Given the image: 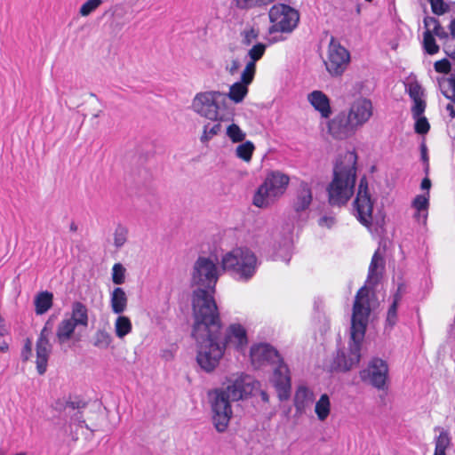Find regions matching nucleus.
I'll return each instance as SVG.
<instances>
[{
	"mask_svg": "<svg viewBox=\"0 0 455 455\" xmlns=\"http://www.w3.org/2000/svg\"><path fill=\"white\" fill-rule=\"evenodd\" d=\"M132 322L129 317L125 315H119L115 323V331L116 335L123 339L124 336L129 334L132 331Z\"/></svg>",
	"mask_w": 455,
	"mask_h": 455,
	"instance_id": "27",
	"label": "nucleus"
},
{
	"mask_svg": "<svg viewBox=\"0 0 455 455\" xmlns=\"http://www.w3.org/2000/svg\"><path fill=\"white\" fill-rule=\"evenodd\" d=\"M360 378L363 382L370 380V365L360 371Z\"/></svg>",
	"mask_w": 455,
	"mask_h": 455,
	"instance_id": "57",
	"label": "nucleus"
},
{
	"mask_svg": "<svg viewBox=\"0 0 455 455\" xmlns=\"http://www.w3.org/2000/svg\"><path fill=\"white\" fill-rule=\"evenodd\" d=\"M370 316V268L364 285L361 287L353 305L351 317L349 354L346 355L343 349H338L337 355L331 363V370L346 372L356 365L361 358L362 342L365 336Z\"/></svg>",
	"mask_w": 455,
	"mask_h": 455,
	"instance_id": "3",
	"label": "nucleus"
},
{
	"mask_svg": "<svg viewBox=\"0 0 455 455\" xmlns=\"http://www.w3.org/2000/svg\"><path fill=\"white\" fill-rule=\"evenodd\" d=\"M260 383L250 375L242 374L228 381L226 387L214 388L208 392L211 405L212 422L218 433L228 430L230 419L233 418L232 402L247 400L254 395Z\"/></svg>",
	"mask_w": 455,
	"mask_h": 455,
	"instance_id": "4",
	"label": "nucleus"
},
{
	"mask_svg": "<svg viewBox=\"0 0 455 455\" xmlns=\"http://www.w3.org/2000/svg\"><path fill=\"white\" fill-rule=\"evenodd\" d=\"M353 214L361 224L370 229V192L365 176L360 180L358 192L353 202Z\"/></svg>",
	"mask_w": 455,
	"mask_h": 455,
	"instance_id": "11",
	"label": "nucleus"
},
{
	"mask_svg": "<svg viewBox=\"0 0 455 455\" xmlns=\"http://www.w3.org/2000/svg\"><path fill=\"white\" fill-rule=\"evenodd\" d=\"M226 134L233 143L243 142L246 136V133L235 124L227 127Z\"/></svg>",
	"mask_w": 455,
	"mask_h": 455,
	"instance_id": "33",
	"label": "nucleus"
},
{
	"mask_svg": "<svg viewBox=\"0 0 455 455\" xmlns=\"http://www.w3.org/2000/svg\"><path fill=\"white\" fill-rule=\"evenodd\" d=\"M452 41L455 40V18L451 21L449 26Z\"/></svg>",
	"mask_w": 455,
	"mask_h": 455,
	"instance_id": "60",
	"label": "nucleus"
},
{
	"mask_svg": "<svg viewBox=\"0 0 455 455\" xmlns=\"http://www.w3.org/2000/svg\"><path fill=\"white\" fill-rule=\"evenodd\" d=\"M254 149V144L250 140H246L237 146L235 149V156L244 162H250Z\"/></svg>",
	"mask_w": 455,
	"mask_h": 455,
	"instance_id": "30",
	"label": "nucleus"
},
{
	"mask_svg": "<svg viewBox=\"0 0 455 455\" xmlns=\"http://www.w3.org/2000/svg\"><path fill=\"white\" fill-rule=\"evenodd\" d=\"M249 88L246 84L237 81L234 83L228 93H223V97H228L233 102L241 103L248 94Z\"/></svg>",
	"mask_w": 455,
	"mask_h": 455,
	"instance_id": "26",
	"label": "nucleus"
},
{
	"mask_svg": "<svg viewBox=\"0 0 455 455\" xmlns=\"http://www.w3.org/2000/svg\"><path fill=\"white\" fill-rule=\"evenodd\" d=\"M290 177L280 171L269 172L253 195L252 204L258 208L274 204L286 191Z\"/></svg>",
	"mask_w": 455,
	"mask_h": 455,
	"instance_id": "7",
	"label": "nucleus"
},
{
	"mask_svg": "<svg viewBox=\"0 0 455 455\" xmlns=\"http://www.w3.org/2000/svg\"><path fill=\"white\" fill-rule=\"evenodd\" d=\"M266 48V44L262 43H258L254 44L247 53V56H249L251 59L249 62H253V64L256 65V62L259 60L264 55Z\"/></svg>",
	"mask_w": 455,
	"mask_h": 455,
	"instance_id": "39",
	"label": "nucleus"
},
{
	"mask_svg": "<svg viewBox=\"0 0 455 455\" xmlns=\"http://www.w3.org/2000/svg\"><path fill=\"white\" fill-rule=\"evenodd\" d=\"M101 4L102 0H87L80 7L79 13L81 16L86 17L93 12Z\"/></svg>",
	"mask_w": 455,
	"mask_h": 455,
	"instance_id": "41",
	"label": "nucleus"
},
{
	"mask_svg": "<svg viewBox=\"0 0 455 455\" xmlns=\"http://www.w3.org/2000/svg\"><path fill=\"white\" fill-rule=\"evenodd\" d=\"M398 297L395 296L393 303L388 308L387 318H386V330H391L395 324L396 323L397 320V304H398Z\"/></svg>",
	"mask_w": 455,
	"mask_h": 455,
	"instance_id": "35",
	"label": "nucleus"
},
{
	"mask_svg": "<svg viewBox=\"0 0 455 455\" xmlns=\"http://www.w3.org/2000/svg\"><path fill=\"white\" fill-rule=\"evenodd\" d=\"M431 4L432 12L436 15H442L450 9L449 5L443 0H428Z\"/></svg>",
	"mask_w": 455,
	"mask_h": 455,
	"instance_id": "42",
	"label": "nucleus"
},
{
	"mask_svg": "<svg viewBox=\"0 0 455 455\" xmlns=\"http://www.w3.org/2000/svg\"><path fill=\"white\" fill-rule=\"evenodd\" d=\"M220 121H218L217 124H213L210 127V124H207L204 126V132L200 138L202 143H206L212 138L217 134H219L221 131V124L220 123Z\"/></svg>",
	"mask_w": 455,
	"mask_h": 455,
	"instance_id": "36",
	"label": "nucleus"
},
{
	"mask_svg": "<svg viewBox=\"0 0 455 455\" xmlns=\"http://www.w3.org/2000/svg\"><path fill=\"white\" fill-rule=\"evenodd\" d=\"M260 397H261V400L264 402V403H268L269 401V395L268 394L264 391V390H260Z\"/></svg>",
	"mask_w": 455,
	"mask_h": 455,
	"instance_id": "62",
	"label": "nucleus"
},
{
	"mask_svg": "<svg viewBox=\"0 0 455 455\" xmlns=\"http://www.w3.org/2000/svg\"><path fill=\"white\" fill-rule=\"evenodd\" d=\"M128 298L121 287H116L110 294V305L113 313L120 315L127 307Z\"/></svg>",
	"mask_w": 455,
	"mask_h": 455,
	"instance_id": "21",
	"label": "nucleus"
},
{
	"mask_svg": "<svg viewBox=\"0 0 455 455\" xmlns=\"http://www.w3.org/2000/svg\"><path fill=\"white\" fill-rule=\"evenodd\" d=\"M88 403L83 399L80 395H69L68 397V409L69 410H83L86 408Z\"/></svg>",
	"mask_w": 455,
	"mask_h": 455,
	"instance_id": "40",
	"label": "nucleus"
},
{
	"mask_svg": "<svg viewBox=\"0 0 455 455\" xmlns=\"http://www.w3.org/2000/svg\"><path fill=\"white\" fill-rule=\"evenodd\" d=\"M326 69L332 76H341L350 61L349 52L343 47L335 37L331 36L329 44Z\"/></svg>",
	"mask_w": 455,
	"mask_h": 455,
	"instance_id": "10",
	"label": "nucleus"
},
{
	"mask_svg": "<svg viewBox=\"0 0 455 455\" xmlns=\"http://www.w3.org/2000/svg\"><path fill=\"white\" fill-rule=\"evenodd\" d=\"M428 205V199L425 196H417L413 201V206L418 210H426Z\"/></svg>",
	"mask_w": 455,
	"mask_h": 455,
	"instance_id": "51",
	"label": "nucleus"
},
{
	"mask_svg": "<svg viewBox=\"0 0 455 455\" xmlns=\"http://www.w3.org/2000/svg\"><path fill=\"white\" fill-rule=\"evenodd\" d=\"M243 36V44L244 45H251L253 40H256L259 36V30L254 28H251L248 30H244L242 32Z\"/></svg>",
	"mask_w": 455,
	"mask_h": 455,
	"instance_id": "44",
	"label": "nucleus"
},
{
	"mask_svg": "<svg viewBox=\"0 0 455 455\" xmlns=\"http://www.w3.org/2000/svg\"><path fill=\"white\" fill-rule=\"evenodd\" d=\"M259 263L255 253L247 247H236L223 255L221 267L233 278L248 282L256 274Z\"/></svg>",
	"mask_w": 455,
	"mask_h": 455,
	"instance_id": "6",
	"label": "nucleus"
},
{
	"mask_svg": "<svg viewBox=\"0 0 455 455\" xmlns=\"http://www.w3.org/2000/svg\"><path fill=\"white\" fill-rule=\"evenodd\" d=\"M312 401V394L307 387L300 386L295 392L294 395V406L298 414H303L306 411V408Z\"/></svg>",
	"mask_w": 455,
	"mask_h": 455,
	"instance_id": "22",
	"label": "nucleus"
},
{
	"mask_svg": "<svg viewBox=\"0 0 455 455\" xmlns=\"http://www.w3.org/2000/svg\"><path fill=\"white\" fill-rule=\"evenodd\" d=\"M9 349V346L6 342H3L0 344V351L1 352H7Z\"/></svg>",
	"mask_w": 455,
	"mask_h": 455,
	"instance_id": "64",
	"label": "nucleus"
},
{
	"mask_svg": "<svg viewBox=\"0 0 455 455\" xmlns=\"http://www.w3.org/2000/svg\"><path fill=\"white\" fill-rule=\"evenodd\" d=\"M205 328L196 329V321L192 327V337L196 342V362L205 372L213 371L224 355L227 347L233 346L237 351H243L248 345L246 329L240 323L230 324L222 337V323L220 312L215 328L207 320Z\"/></svg>",
	"mask_w": 455,
	"mask_h": 455,
	"instance_id": "1",
	"label": "nucleus"
},
{
	"mask_svg": "<svg viewBox=\"0 0 455 455\" xmlns=\"http://www.w3.org/2000/svg\"><path fill=\"white\" fill-rule=\"evenodd\" d=\"M356 162L357 156L353 151L338 156L333 167L332 180L327 187L330 205H345L353 196L356 180Z\"/></svg>",
	"mask_w": 455,
	"mask_h": 455,
	"instance_id": "5",
	"label": "nucleus"
},
{
	"mask_svg": "<svg viewBox=\"0 0 455 455\" xmlns=\"http://www.w3.org/2000/svg\"><path fill=\"white\" fill-rule=\"evenodd\" d=\"M111 342L112 337L108 331L104 330H99L96 331L93 341L94 347L100 349H106L109 347Z\"/></svg>",
	"mask_w": 455,
	"mask_h": 455,
	"instance_id": "31",
	"label": "nucleus"
},
{
	"mask_svg": "<svg viewBox=\"0 0 455 455\" xmlns=\"http://www.w3.org/2000/svg\"><path fill=\"white\" fill-rule=\"evenodd\" d=\"M424 25L426 30H431L432 28H436L438 26H440V23L438 20L434 17H426L424 19Z\"/></svg>",
	"mask_w": 455,
	"mask_h": 455,
	"instance_id": "54",
	"label": "nucleus"
},
{
	"mask_svg": "<svg viewBox=\"0 0 455 455\" xmlns=\"http://www.w3.org/2000/svg\"><path fill=\"white\" fill-rule=\"evenodd\" d=\"M312 199L313 195L310 185L307 181H300L292 204L293 210L297 213L307 210L312 203Z\"/></svg>",
	"mask_w": 455,
	"mask_h": 455,
	"instance_id": "18",
	"label": "nucleus"
},
{
	"mask_svg": "<svg viewBox=\"0 0 455 455\" xmlns=\"http://www.w3.org/2000/svg\"><path fill=\"white\" fill-rule=\"evenodd\" d=\"M52 351V345L50 341L36 340V371L39 375H44L47 370L49 356Z\"/></svg>",
	"mask_w": 455,
	"mask_h": 455,
	"instance_id": "20",
	"label": "nucleus"
},
{
	"mask_svg": "<svg viewBox=\"0 0 455 455\" xmlns=\"http://www.w3.org/2000/svg\"><path fill=\"white\" fill-rule=\"evenodd\" d=\"M126 268L121 263L114 264L111 278L115 284L121 285L125 282Z\"/></svg>",
	"mask_w": 455,
	"mask_h": 455,
	"instance_id": "34",
	"label": "nucleus"
},
{
	"mask_svg": "<svg viewBox=\"0 0 455 455\" xmlns=\"http://www.w3.org/2000/svg\"><path fill=\"white\" fill-rule=\"evenodd\" d=\"M190 285L196 287L192 292V309L196 329L205 328L207 320L215 328L218 320V306L214 299L220 275L217 265L209 257L199 256L195 261Z\"/></svg>",
	"mask_w": 455,
	"mask_h": 455,
	"instance_id": "2",
	"label": "nucleus"
},
{
	"mask_svg": "<svg viewBox=\"0 0 455 455\" xmlns=\"http://www.w3.org/2000/svg\"><path fill=\"white\" fill-rule=\"evenodd\" d=\"M250 354L253 360L267 362L272 364H276L283 360L279 352L274 347L267 343H259L251 346Z\"/></svg>",
	"mask_w": 455,
	"mask_h": 455,
	"instance_id": "15",
	"label": "nucleus"
},
{
	"mask_svg": "<svg viewBox=\"0 0 455 455\" xmlns=\"http://www.w3.org/2000/svg\"><path fill=\"white\" fill-rule=\"evenodd\" d=\"M68 397L59 398L52 405L53 409L59 412H63L68 410Z\"/></svg>",
	"mask_w": 455,
	"mask_h": 455,
	"instance_id": "52",
	"label": "nucleus"
},
{
	"mask_svg": "<svg viewBox=\"0 0 455 455\" xmlns=\"http://www.w3.org/2000/svg\"><path fill=\"white\" fill-rule=\"evenodd\" d=\"M284 40V37H283L282 36H273L272 38L269 39V43L270 44H274V43H276V42H279V41H283Z\"/></svg>",
	"mask_w": 455,
	"mask_h": 455,
	"instance_id": "63",
	"label": "nucleus"
},
{
	"mask_svg": "<svg viewBox=\"0 0 455 455\" xmlns=\"http://www.w3.org/2000/svg\"><path fill=\"white\" fill-rule=\"evenodd\" d=\"M389 386V367L381 358L371 359V387H384Z\"/></svg>",
	"mask_w": 455,
	"mask_h": 455,
	"instance_id": "16",
	"label": "nucleus"
},
{
	"mask_svg": "<svg viewBox=\"0 0 455 455\" xmlns=\"http://www.w3.org/2000/svg\"><path fill=\"white\" fill-rule=\"evenodd\" d=\"M451 446V438L448 432L443 430L435 440L434 455H447L446 450Z\"/></svg>",
	"mask_w": 455,
	"mask_h": 455,
	"instance_id": "28",
	"label": "nucleus"
},
{
	"mask_svg": "<svg viewBox=\"0 0 455 455\" xmlns=\"http://www.w3.org/2000/svg\"><path fill=\"white\" fill-rule=\"evenodd\" d=\"M421 157L424 162L427 161V147L425 144L421 145Z\"/></svg>",
	"mask_w": 455,
	"mask_h": 455,
	"instance_id": "61",
	"label": "nucleus"
},
{
	"mask_svg": "<svg viewBox=\"0 0 455 455\" xmlns=\"http://www.w3.org/2000/svg\"><path fill=\"white\" fill-rule=\"evenodd\" d=\"M35 311L38 315L45 314L53 304V294L51 291H40L34 300Z\"/></svg>",
	"mask_w": 455,
	"mask_h": 455,
	"instance_id": "25",
	"label": "nucleus"
},
{
	"mask_svg": "<svg viewBox=\"0 0 455 455\" xmlns=\"http://www.w3.org/2000/svg\"><path fill=\"white\" fill-rule=\"evenodd\" d=\"M271 2V0H237V6L241 9H249L262 6Z\"/></svg>",
	"mask_w": 455,
	"mask_h": 455,
	"instance_id": "43",
	"label": "nucleus"
},
{
	"mask_svg": "<svg viewBox=\"0 0 455 455\" xmlns=\"http://www.w3.org/2000/svg\"><path fill=\"white\" fill-rule=\"evenodd\" d=\"M376 388L379 390V395L375 398L376 403L379 406L384 407L387 403V395H388L389 386H386L385 388L384 387H376Z\"/></svg>",
	"mask_w": 455,
	"mask_h": 455,
	"instance_id": "46",
	"label": "nucleus"
},
{
	"mask_svg": "<svg viewBox=\"0 0 455 455\" xmlns=\"http://www.w3.org/2000/svg\"><path fill=\"white\" fill-rule=\"evenodd\" d=\"M358 127L346 111L337 114L328 122V132L335 140H346L355 134Z\"/></svg>",
	"mask_w": 455,
	"mask_h": 455,
	"instance_id": "12",
	"label": "nucleus"
},
{
	"mask_svg": "<svg viewBox=\"0 0 455 455\" xmlns=\"http://www.w3.org/2000/svg\"><path fill=\"white\" fill-rule=\"evenodd\" d=\"M423 46L425 51L428 54H435L439 52V46L437 45L432 30H426L423 35Z\"/></svg>",
	"mask_w": 455,
	"mask_h": 455,
	"instance_id": "32",
	"label": "nucleus"
},
{
	"mask_svg": "<svg viewBox=\"0 0 455 455\" xmlns=\"http://www.w3.org/2000/svg\"><path fill=\"white\" fill-rule=\"evenodd\" d=\"M431 187V181L429 179L425 178L421 182V188L428 190Z\"/></svg>",
	"mask_w": 455,
	"mask_h": 455,
	"instance_id": "59",
	"label": "nucleus"
},
{
	"mask_svg": "<svg viewBox=\"0 0 455 455\" xmlns=\"http://www.w3.org/2000/svg\"><path fill=\"white\" fill-rule=\"evenodd\" d=\"M330 399L326 394L320 396V399L315 403V411L319 420H324L330 414Z\"/></svg>",
	"mask_w": 455,
	"mask_h": 455,
	"instance_id": "29",
	"label": "nucleus"
},
{
	"mask_svg": "<svg viewBox=\"0 0 455 455\" xmlns=\"http://www.w3.org/2000/svg\"><path fill=\"white\" fill-rule=\"evenodd\" d=\"M68 319L76 326L87 327L89 323L87 307L80 301L73 302L71 317Z\"/></svg>",
	"mask_w": 455,
	"mask_h": 455,
	"instance_id": "24",
	"label": "nucleus"
},
{
	"mask_svg": "<svg viewBox=\"0 0 455 455\" xmlns=\"http://www.w3.org/2000/svg\"><path fill=\"white\" fill-rule=\"evenodd\" d=\"M128 229L118 224L114 233V244L118 249L121 248L127 241Z\"/></svg>",
	"mask_w": 455,
	"mask_h": 455,
	"instance_id": "38",
	"label": "nucleus"
},
{
	"mask_svg": "<svg viewBox=\"0 0 455 455\" xmlns=\"http://www.w3.org/2000/svg\"><path fill=\"white\" fill-rule=\"evenodd\" d=\"M76 325L68 318L60 321L57 326L56 339L59 344L62 345L71 339Z\"/></svg>",
	"mask_w": 455,
	"mask_h": 455,
	"instance_id": "23",
	"label": "nucleus"
},
{
	"mask_svg": "<svg viewBox=\"0 0 455 455\" xmlns=\"http://www.w3.org/2000/svg\"><path fill=\"white\" fill-rule=\"evenodd\" d=\"M223 92L219 91H209L198 92L192 101L193 110L201 116L212 121H225L223 116L219 112V97H222Z\"/></svg>",
	"mask_w": 455,
	"mask_h": 455,
	"instance_id": "9",
	"label": "nucleus"
},
{
	"mask_svg": "<svg viewBox=\"0 0 455 455\" xmlns=\"http://www.w3.org/2000/svg\"><path fill=\"white\" fill-rule=\"evenodd\" d=\"M7 332L4 324V319L0 315V336H4Z\"/></svg>",
	"mask_w": 455,
	"mask_h": 455,
	"instance_id": "58",
	"label": "nucleus"
},
{
	"mask_svg": "<svg viewBox=\"0 0 455 455\" xmlns=\"http://www.w3.org/2000/svg\"><path fill=\"white\" fill-rule=\"evenodd\" d=\"M20 356L22 361L26 362L30 359L32 356V340L29 338H27L24 343V346L21 349Z\"/></svg>",
	"mask_w": 455,
	"mask_h": 455,
	"instance_id": "47",
	"label": "nucleus"
},
{
	"mask_svg": "<svg viewBox=\"0 0 455 455\" xmlns=\"http://www.w3.org/2000/svg\"><path fill=\"white\" fill-rule=\"evenodd\" d=\"M49 323H50V321H47L45 323L44 328L40 331L37 340L41 339V341H44V342L50 341L49 338H48L49 334L51 333V329L48 327Z\"/></svg>",
	"mask_w": 455,
	"mask_h": 455,
	"instance_id": "55",
	"label": "nucleus"
},
{
	"mask_svg": "<svg viewBox=\"0 0 455 455\" xmlns=\"http://www.w3.org/2000/svg\"><path fill=\"white\" fill-rule=\"evenodd\" d=\"M307 100L323 118L330 117L332 113L331 100L325 93L318 90L313 91L307 94Z\"/></svg>",
	"mask_w": 455,
	"mask_h": 455,
	"instance_id": "19",
	"label": "nucleus"
},
{
	"mask_svg": "<svg viewBox=\"0 0 455 455\" xmlns=\"http://www.w3.org/2000/svg\"><path fill=\"white\" fill-rule=\"evenodd\" d=\"M416 119L415 132L419 134H425L429 130V124L425 116L413 117Z\"/></svg>",
	"mask_w": 455,
	"mask_h": 455,
	"instance_id": "45",
	"label": "nucleus"
},
{
	"mask_svg": "<svg viewBox=\"0 0 455 455\" xmlns=\"http://www.w3.org/2000/svg\"><path fill=\"white\" fill-rule=\"evenodd\" d=\"M335 222V219L333 217L323 216L319 219L318 223L320 226H327L331 228Z\"/></svg>",
	"mask_w": 455,
	"mask_h": 455,
	"instance_id": "56",
	"label": "nucleus"
},
{
	"mask_svg": "<svg viewBox=\"0 0 455 455\" xmlns=\"http://www.w3.org/2000/svg\"><path fill=\"white\" fill-rule=\"evenodd\" d=\"M387 249L388 241L381 239L371 258V291L373 290V284L381 283L384 278Z\"/></svg>",
	"mask_w": 455,
	"mask_h": 455,
	"instance_id": "14",
	"label": "nucleus"
},
{
	"mask_svg": "<svg viewBox=\"0 0 455 455\" xmlns=\"http://www.w3.org/2000/svg\"><path fill=\"white\" fill-rule=\"evenodd\" d=\"M409 94L413 101L422 100V89L418 84H410Z\"/></svg>",
	"mask_w": 455,
	"mask_h": 455,
	"instance_id": "50",
	"label": "nucleus"
},
{
	"mask_svg": "<svg viewBox=\"0 0 455 455\" xmlns=\"http://www.w3.org/2000/svg\"><path fill=\"white\" fill-rule=\"evenodd\" d=\"M70 419L74 423H77L81 427H85L91 431H93L84 419V415L82 410H77L75 413L70 415Z\"/></svg>",
	"mask_w": 455,
	"mask_h": 455,
	"instance_id": "48",
	"label": "nucleus"
},
{
	"mask_svg": "<svg viewBox=\"0 0 455 455\" xmlns=\"http://www.w3.org/2000/svg\"><path fill=\"white\" fill-rule=\"evenodd\" d=\"M241 67V63L239 60L235 59L231 61L230 65H227L225 67L226 71H228L231 76H234L237 73L238 69Z\"/></svg>",
	"mask_w": 455,
	"mask_h": 455,
	"instance_id": "53",
	"label": "nucleus"
},
{
	"mask_svg": "<svg viewBox=\"0 0 455 455\" xmlns=\"http://www.w3.org/2000/svg\"><path fill=\"white\" fill-rule=\"evenodd\" d=\"M426 108V103L423 100H415L411 108L413 117L421 116Z\"/></svg>",
	"mask_w": 455,
	"mask_h": 455,
	"instance_id": "49",
	"label": "nucleus"
},
{
	"mask_svg": "<svg viewBox=\"0 0 455 455\" xmlns=\"http://www.w3.org/2000/svg\"><path fill=\"white\" fill-rule=\"evenodd\" d=\"M268 16L272 23L268 28L270 35L277 32L291 33L298 27L300 17L299 11L285 4L273 5Z\"/></svg>",
	"mask_w": 455,
	"mask_h": 455,
	"instance_id": "8",
	"label": "nucleus"
},
{
	"mask_svg": "<svg viewBox=\"0 0 455 455\" xmlns=\"http://www.w3.org/2000/svg\"><path fill=\"white\" fill-rule=\"evenodd\" d=\"M271 382L276 389L280 401H286L291 395V372L284 361L277 363L273 370Z\"/></svg>",
	"mask_w": 455,
	"mask_h": 455,
	"instance_id": "13",
	"label": "nucleus"
},
{
	"mask_svg": "<svg viewBox=\"0 0 455 455\" xmlns=\"http://www.w3.org/2000/svg\"><path fill=\"white\" fill-rule=\"evenodd\" d=\"M347 113L357 127L362 126L370 118V100L360 98L355 100Z\"/></svg>",
	"mask_w": 455,
	"mask_h": 455,
	"instance_id": "17",
	"label": "nucleus"
},
{
	"mask_svg": "<svg viewBox=\"0 0 455 455\" xmlns=\"http://www.w3.org/2000/svg\"><path fill=\"white\" fill-rule=\"evenodd\" d=\"M256 73V65L253 62H248L241 74L239 82L249 86L254 79Z\"/></svg>",
	"mask_w": 455,
	"mask_h": 455,
	"instance_id": "37",
	"label": "nucleus"
}]
</instances>
